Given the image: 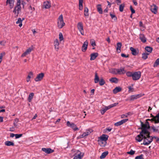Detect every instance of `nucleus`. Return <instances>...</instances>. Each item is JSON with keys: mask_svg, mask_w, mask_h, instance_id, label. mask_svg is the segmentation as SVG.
I'll use <instances>...</instances> for the list:
<instances>
[{"mask_svg": "<svg viewBox=\"0 0 159 159\" xmlns=\"http://www.w3.org/2000/svg\"><path fill=\"white\" fill-rule=\"evenodd\" d=\"M143 155H141L139 156L136 157L135 158V159H143Z\"/></svg>", "mask_w": 159, "mask_h": 159, "instance_id": "obj_56", "label": "nucleus"}, {"mask_svg": "<svg viewBox=\"0 0 159 159\" xmlns=\"http://www.w3.org/2000/svg\"><path fill=\"white\" fill-rule=\"evenodd\" d=\"M21 7L20 5L16 4V5L14 7L13 12L14 13L15 16L17 17L18 15L21 12Z\"/></svg>", "mask_w": 159, "mask_h": 159, "instance_id": "obj_5", "label": "nucleus"}, {"mask_svg": "<svg viewBox=\"0 0 159 159\" xmlns=\"http://www.w3.org/2000/svg\"><path fill=\"white\" fill-rule=\"evenodd\" d=\"M33 73L32 72H30L28 75V76L26 78V81L27 82H29L30 81V79L33 78Z\"/></svg>", "mask_w": 159, "mask_h": 159, "instance_id": "obj_24", "label": "nucleus"}, {"mask_svg": "<svg viewBox=\"0 0 159 159\" xmlns=\"http://www.w3.org/2000/svg\"><path fill=\"white\" fill-rule=\"evenodd\" d=\"M24 19V18L22 19V20H21L20 18H19L16 22V24L18 25L19 27H21L22 26V21Z\"/></svg>", "mask_w": 159, "mask_h": 159, "instance_id": "obj_27", "label": "nucleus"}, {"mask_svg": "<svg viewBox=\"0 0 159 159\" xmlns=\"http://www.w3.org/2000/svg\"><path fill=\"white\" fill-rule=\"evenodd\" d=\"M107 111V110H106L105 107L104 108H103L101 110V113L103 115L104 114V113L106 112V111Z\"/></svg>", "mask_w": 159, "mask_h": 159, "instance_id": "obj_52", "label": "nucleus"}, {"mask_svg": "<svg viewBox=\"0 0 159 159\" xmlns=\"http://www.w3.org/2000/svg\"><path fill=\"white\" fill-rule=\"evenodd\" d=\"M92 129H89L87 130L86 131L84 132L82 134L80 135L78 137V138H81L85 137L88 135L91 132H93Z\"/></svg>", "mask_w": 159, "mask_h": 159, "instance_id": "obj_11", "label": "nucleus"}, {"mask_svg": "<svg viewBox=\"0 0 159 159\" xmlns=\"http://www.w3.org/2000/svg\"><path fill=\"white\" fill-rule=\"evenodd\" d=\"M51 7L50 3L48 1H46L44 2L43 4V7L45 9H49Z\"/></svg>", "mask_w": 159, "mask_h": 159, "instance_id": "obj_18", "label": "nucleus"}, {"mask_svg": "<svg viewBox=\"0 0 159 159\" xmlns=\"http://www.w3.org/2000/svg\"><path fill=\"white\" fill-rule=\"evenodd\" d=\"M21 3L23 5V7H24V5L25 2L23 1V0H17L16 4L20 5Z\"/></svg>", "mask_w": 159, "mask_h": 159, "instance_id": "obj_43", "label": "nucleus"}, {"mask_svg": "<svg viewBox=\"0 0 159 159\" xmlns=\"http://www.w3.org/2000/svg\"><path fill=\"white\" fill-rule=\"evenodd\" d=\"M118 71L117 73L118 74H125L126 71L125 70L124 68L121 67L120 69H117Z\"/></svg>", "mask_w": 159, "mask_h": 159, "instance_id": "obj_21", "label": "nucleus"}, {"mask_svg": "<svg viewBox=\"0 0 159 159\" xmlns=\"http://www.w3.org/2000/svg\"><path fill=\"white\" fill-rule=\"evenodd\" d=\"M128 120V119H123L120 121H118L115 123L114 125L116 126H118L122 125L123 124L126 122Z\"/></svg>", "mask_w": 159, "mask_h": 159, "instance_id": "obj_16", "label": "nucleus"}, {"mask_svg": "<svg viewBox=\"0 0 159 159\" xmlns=\"http://www.w3.org/2000/svg\"><path fill=\"white\" fill-rule=\"evenodd\" d=\"M159 64V58L156 60L154 65V66H156Z\"/></svg>", "mask_w": 159, "mask_h": 159, "instance_id": "obj_55", "label": "nucleus"}, {"mask_svg": "<svg viewBox=\"0 0 159 159\" xmlns=\"http://www.w3.org/2000/svg\"><path fill=\"white\" fill-rule=\"evenodd\" d=\"M65 25L63 20V16L62 14L60 15L57 19V26L59 29H61L64 27Z\"/></svg>", "mask_w": 159, "mask_h": 159, "instance_id": "obj_3", "label": "nucleus"}, {"mask_svg": "<svg viewBox=\"0 0 159 159\" xmlns=\"http://www.w3.org/2000/svg\"><path fill=\"white\" fill-rule=\"evenodd\" d=\"M152 120L155 121V123H159V113H158Z\"/></svg>", "mask_w": 159, "mask_h": 159, "instance_id": "obj_34", "label": "nucleus"}, {"mask_svg": "<svg viewBox=\"0 0 159 159\" xmlns=\"http://www.w3.org/2000/svg\"><path fill=\"white\" fill-rule=\"evenodd\" d=\"M152 129L154 131L157 132L158 131V129H159V127H158L157 128H156L155 127H153Z\"/></svg>", "mask_w": 159, "mask_h": 159, "instance_id": "obj_60", "label": "nucleus"}, {"mask_svg": "<svg viewBox=\"0 0 159 159\" xmlns=\"http://www.w3.org/2000/svg\"><path fill=\"white\" fill-rule=\"evenodd\" d=\"M148 133V130L144 129L142 130L140 133V134L138 135L135 138L136 140L139 142H141L143 139L144 137H145L146 134Z\"/></svg>", "mask_w": 159, "mask_h": 159, "instance_id": "obj_4", "label": "nucleus"}, {"mask_svg": "<svg viewBox=\"0 0 159 159\" xmlns=\"http://www.w3.org/2000/svg\"><path fill=\"white\" fill-rule=\"evenodd\" d=\"M32 50V48L30 47L28 48L21 55V57H24L28 54H30Z\"/></svg>", "mask_w": 159, "mask_h": 159, "instance_id": "obj_14", "label": "nucleus"}, {"mask_svg": "<svg viewBox=\"0 0 159 159\" xmlns=\"http://www.w3.org/2000/svg\"><path fill=\"white\" fill-rule=\"evenodd\" d=\"M99 84L100 86L103 85L105 83V82L102 78L100 79V80L99 81Z\"/></svg>", "mask_w": 159, "mask_h": 159, "instance_id": "obj_45", "label": "nucleus"}, {"mask_svg": "<svg viewBox=\"0 0 159 159\" xmlns=\"http://www.w3.org/2000/svg\"><path fill=\"white\" fill-rule=\"evenodd\" d=\"M99 81V77L97 73H96L95 74V78L94 79V83H98Z\"/></svg>", "mask_w": 159, "mask_h": 159, "instance_id": "obj_33", "label": "nucleus"}, {"mask_svg": "<svg viewBox=\"0 0 159 159\" xmlns=\"http://www.w3.org/2000/svg\"><path fill=\"white\" fill-rule=\"evenodd\" d=\"M98 56L97 52L93 53L90 55V60L91 61L94 60Z\"/></svg>", "mask_w": 159, "mask_h": 159, "instance_id": "obj_23", "label": "nucleus"}, {"mask_svg": "<svg viewBox=\"0 0 159 159\" xmlns=\"http://www.w3.org/2000/svg\"><path fill=\"white\" fill-rule=\"evenodd\" d=\"M141 76V72L139 71L135 72L133 73L132 76V79L134 80H138Z\"/></svg>", "mask_w": 159, "mask_h": 159, "instance_id": "obj_7", "label": "nucleus"}, {"mask_svg": "<svg viewBox=\"0 0 159 159\" xmlns=\"http://www.w3.org/2000/svg\"><path fill=\"white\" fill-rule=\"evenodd\" d=\"M118 102L115 103L113 104H111L108 106L105 107L106 109V110H108L109 109L111 108L116 106L117 105H118Z\"/></svg>", "mask_w": 159, "mask_h": 159, "instance_id": "obj_25", "label": "nucleus"}, {"mask_svg": "<svg viewBox=\"0 0 159 159\" xmlns=\"http://www.w3.org/2000/svg\"><path fill=\"white\" fill-rule=\"evenodd\" d=\"M112 83H117L118 81V80L116 78H112L109 80Z\"/></svg>", "mask_w": 159, "mask_h": 159, "instance_id": "obj_44", "label": "nucleus"}, {"mask_svg": "<svg viewBox=\"0 0 159 159\" xmlns=\"http://www.w3.org/2000/svg\"><path fill=\"white\" fill-rule=\"evenodd\" d=\"M130 9L131 10L132 14H134L135 13V10L133 8L132 6H130Z\"/></svg>", "mask_w": 159, "mask_h": 159, "instance_id": "obj_61", "label": "nucleus"}, {"mask_svg": "<svg viewBox=\"0 0 159 159\" xmlns=\"http://www.w3.org/2000/svg\"><path fill=\"white\" fill-rule=\"evenodd\" d=\"M59 38L60 42L64 40V38L62 34L61 33H60L59 34Z\"/></svg>", "mask_w": 159, "mask_h": 159, "instance_id": "obj_48", "label": "nucleus"}, {"mask_svg": "<svg viewBox=\"0 0 159 159\" xmlns=\"http://www.w3.org/2000/svg\"><path fill=\"white\" fill-rule=\"evenodd\" d=\"M108 136L107 135L102 134L98 138V144L101 147L105 146L107 144V141Z\"/></svg>", "mask_w": 159, "mask_h": 159, "instance_id": "obj_2", "label": "nucleus"}, {"mask_svg": "<svg viewBox=\"0 0 159 159\" xmlns=\"http://www.w3.org/2000/svg\"><path fill=\"white\" fill-rule=\"evenodd\" d=\"M141 125L142 130L143 129L147 130V129L149 128V124L147 121L146 122V124H143L142 123Z\"/></svg>", "mask_w": 159, "mask_h": 159, "instance_id": "obj_20", "label": "nucleus"}, {"mask_svg": "<svg viewBox=\"0 0 159 159\" xmlns=\"http://www.w3.org/2000/svg\"><path fill=\"white\" fill-rule=\"evenodd\" d=\"M83 0H79V9L82 10L83 9Z\"/></svg>", "mask_w": 159, "mask_h": 159, "instance_id": "obj_35", "label": "nucleus"}, {"mask_svg": "<svg viewBox=\"0 0 159 159\" xmlns=\"http://www.w3.org/2000/svg\"><path fill=\"white\" fill-rule=\"evenodd\" d=\"M5 144L7 146H14V143L10 141H6L5 142Z\"/></svg>", "mask_w": 159, "mask_h": 159, "instance_id": "obj_40", "label": "nucleus"}, {"mask_svg": "<svg viewBox=\"0 0 159 159\" xmlns=\"http://www.w3.org/2000/svg\"><path fill=\"white\" fill-rule=\"evenodd\" d=\"M14 2V0H7L6 5H9L10 9H12L13 7Z\"/></svg>", "mask_w": 159, "mask_h": 159, "instance_id": "obj_13", "label": "nucleus"}, {"mask_svg": "<svg viewBox=\"0 0 159 159\" xmlns=\"http://www.w3.org/2000/svg\"><path fill=\"white\" fill-rule=\"evenodd\" d=\"M110 15L112 19H114V20H116L117 18L114 15L111 13L110 14Z\"/></svg>", "mask_w": 159, "mask_h": 159, "instance_id": "obj_57", "label": "nucleus"}, {"mask_svg": "<svg viewBox=\"0 0 159 159\" xmlns=\"http://www.w3.org/2000/svg\"><path fill=\"white\" fill-rule=\"evenodd\" d=\"M108 151H106L103 152L101 155L100 157V158L101 159H103L108 154Z\"/></svg>", "mask_w": 159, "mask_h": 159, "instance_id": "obj_39", "label": "nucleus"}, {"mask_svg": "<svg viewBox=\"0 0 159 159\" xmlns=\"http://www.w3.org/2000/svg\"><path fill=\"white\" fill-rule=\"evenodd\" d=\"M121 56L123 57H126V58L127 57H128V55H125V54H124V53L121 54Z\"/></svg>", "mask_w": 159, "mask_h": 159, "instance_id": "obj_62", "label": "nucleus"}, {"mask_svg": "<svg viewBox=\"0 0 159 159\" xmlns=\"http://www.w3.org/2000/svg\"><path fill=\"white\" fill-rule=\"evenodd\" d=\"M97 9L98 11L100 14L102 13V10L101 7V5L100 4H98L97 6Z\"/></svg>", "mask_w": 159, "mask_h": 159, "instance_id": "obj_30", "label": "nucleus"}, {"mask_svg": "<svg viewBox=\"0 0 159 159\" xmlns=\"http://www.w3.org/2000/svg\"><path fill=\"white\" fill-rule=\"evenodd\" d=\"M89 10L87 7H85L84 9V15L86 17H88L89 16L88 13Z\"/></svg>", "mask_w": 159, "mask_h": 159, "instance_id": "obj_31", "label": "nucleus"}, {"mask_svg": "<svg viewBox=\"0 0 159 159\" xmlns=\"http://www.w3.org/2000/svg\"><path fill=\"white\" fill-rule=\"evenodd\" d=\"M5 52H2L0 54V64L2 62L3 57L5 55Z\"/></svg>", "mask_w": 159, "mask_h": 159, "instance_id": "obj_50", "label": "nucleus"}, {"mask_svg": "<svg viewBox=\"0 0 159 159\" xmlns=\"http://www.w3.org/2000/svg\"><path fill=\"white\" fill-rule=\"evenodd\" d=\"M78 29L82 35H84V32L83 29V26L82 22H79L77 25Z\"/></svg>", "mask_w": 159, "mask_h": 159, "instance_id": "obj_9", "label": "nucleus"}, {"mask_svg": "<svg viewBox=\"0 0 159 159\" xmlns=\"http://www.w3.org/2000/svg\"><path fill=\"white\" fill-rule=\"evenodd\" d=\"M142 96V95L140 94L134 95L130 96L129 99L131 100H133L141 97Z\"/></svg>", "mask_w": 159, "mask_h": 159, "instance_id": "obj_17", "label": "nucleus"}, {"mask_svg": "<svg viewBox=\"0 0 159 159\" xmlns=\"http://www.w3.org/2000/svg\"><path fill=\"white\" fill-rule=\"evenodd\" d=\"M44 74L43 73H41L37 75L36 77L34 79L35 82H39L41 81L43 79Z\"/></svg>", "mask_w": 159, "mask_h": 159, "instance_id": "obj_8", "label": "nucleus"}, {"mask_svg": "<svg viewBox=\"0 0 159 159\" xmlns=\"http://www.w3.org/2000/svg\"><path fill=\"white\" fill-rule=\"evenodd\" d=\"M60 43L57 39H55L54 41V45L55 50L58 51L59 48Z\"/></svg>", "mask_w": 159, "mask_h": 159, "instance_id": "obj_12", "label": "nucleus"}, {"mask_svg": "<svg viewBox=\"0 0 159 159\" xmlns=\"http://www.w3.org/2000/svg\"><path fill=\"white\" fill-rule=\"evenodd\" d=\"M88 44V42L87 41L84 42L82 47V51L83 52H85L87 49Z\"/></svg>", "mask_w": 159, "mask_h": 159, "instance_id": "obj_19", "label": "nucleus"}, {"mask_svg": "<svg viewBox=\"0 0 159 159\" xmlns=\"http://www.w3.org/2000/svg\"><path fill=\"white\" fill-rule=\"evenodd\" d=\"M22 134H15V137L16 139H18L20 137H22Z\"/></svg>", "mask_w": 159, "mask_h": 159, "instance_id": "obj_54", "label": "nucleus"}, {"mask_svg": "<svg viewBox=\"0 0 159 159\" xmlns=\"http://www.w3.org/2000/svg\"><path fill=\"white\" fill-rule=\"evenodd\" d=\"M145 137H144L143 138V144L146 145L149 144L152 141L153 138L156 139L157 140H159V139L155 136L152 137V136H149V132L148 131V133L146 134Z\"/></svg>", "mask_w": 159, "mask_h": 159, "instance_id": "obj_1", "label": "nucleus"}, {"mask_svg": "<svg viewBox=\"0 0 159 159\" xmlns=\"http://www.w3.org/2000/svg\"><path fill=\"white\" fill-rule=\"evenodd\" d=\"M130 115V112H128L125 114L121 115V118H125L128 117Z\"/></svg>", "mask_w": 159, "mask_h": 159, "instance_id": "obj_46", "label": "nucleus"}, {"mask_svg": "<svg viewBox=\"0 0 159 159\" xmlns=\"http://www.w3.org/2000/svg\"><path fill=\"white\" fill-rule=\"evenodd\" d=\"M84 153L79 150L75 152V157L73 159H81L83 157Z\"/></svg>", "mask_w": 159, "mask_h": 159, "instance_id": "obj_6", "label": "nucleus"}, {"mask_svg": "<svg viewBox=\"0 0 159 159\" xmlns=\"http://www.w3.org/2000/svg\"><path fill=\"white\" fill-rule=\"evenodd\" d=\"M130 51H131L132 54L134 55H136L137 54V52L135 49L133 47H130Z\"/></svg>", "mask_w": 159, "mask_h": 159, "instance_id": "obj_36", "label": "nucleus"}, {"mask_svg": "<svg viewBox=\"0 0 159 159\" xmlns=\"http://www.w3.org/2000/svg\"><path fill=\"white\" fill-rule=\"evenodd\" d=\"M90 43L91 45L93 47L95 46L96 45L95 41L93 39H91L90 40Z\"/></svg>", "mask_w": 159, "mask_h": 159, "instance_id": "obj_49", "label": "nucleus"}, {"mask_svg": "<svg viewBox=\"0 0 159 159\" xmlns=\"http://www.w3.org/2000/svg\"><path fill=\"white\" fill-rule=\"evenodd\" d=\"M116 51L118 53L120 52V49L122 46V44L120 42H118L117 43Z\"/></svg>", "mask_w": 159, "mask_h": 159, "instance_id": "obj_26", "label": "nucleus"}, {"mask_svg": "<svg viewBox=\"0 0 159 159\" xmlns=\"http://www.w3.org/2000/svg\"><path fill=\"white\" fill-rule=\"evenodd\" d=\"M121 90V88L120 87H116L113 90V92L114 93L116 94L117 93L120 92Z\"/></svg>", "mask_w": 159, "mask_h": 159, "instance_id": "obj_32", "label": "nucleus"}, {"mask_svg": "<svg viewBox=\"0 0 159 159\" xmlns=\"http://www.w3.org/2000/svg\"><path fill=\"white\" fill-rule=\"evenodd\" d=\"M135 153V151L133 150H131L130 151L128 152L127 153L129 154H130L131 155H133Z\"/></svg>", "mask_w": 159, "mask_h": 159, "instance_id": "obj_59", "label": "nucleus"}, {"mask_svg": "<svg viewBox=\"0 0 159 159\" xmlns=\"http://www.w3.org/2000/svg\"><path fill=\"white\" fill-rule=\"evenodd\" d=\"M128 88L129 89V92H132L134 91V89L133 88H132L130 86H129Z\"/></svg>", "mask_w": 159, "mask_h": 159, "instance_id": "obj_53", "label": "nucleus"}, {"mask_svg": "<svg viewBox=\"0 0 159 159\" xmlns=\"http://www.w3.org/2000/svg\"><path fill=\"white\" fill-rule=\"evenodd\" d=\"M149 54V53L145 52L143 53L142 54V58L143 59L145 60L148 58V55Z\"/></svg>", "mask_w": 159, "mask_h": 159, "instance_id": "obj_41", "label": "nucleus"}, {"mask_svg": "<svg viewBox=\"0 0 159 159\" xmlns=\"http://www.w3.org/2000/svg\"><path fill=\"white\" fill-rule=\"evenodd\" d=\"M42 150L43 151L48 154L52 153L53 152V150L50 148H43L42 149Z\"/></svg>", "mask_w": 159, "mask_h": 159, "instance_id": "obj_22", "label": "nucleus"}, {"mask_svg": "<svg viewBox=\"0 0 159 159\" xmlns=\"http://www.w3.org/2000/svg\"><path fill=\"white\" fill-rule=\"evenodd\" d=\"M34 96V94L33 93H31L30 94L28 98V100L29 102H30L31 101Z\"/></svg>", "mask_w": 159, "mask_h": 159, "instance_id": "obj_38", "label": "nucleus"}, {"mask_svg": "<svg viewBox=\"0 0 159 159\" xmlns=\"http://www.w3.org/2000/svg\"><path fill=\"white\" fill-rule=\"evenodd\" d=\"M94 89H92L91 90V93L92 95H93L94 92Z\"/></svg>", "mask_w": 159, "mask_h": 159, "instance_id": "obj_64", "label": "nucleus"}, {"mask_svg": "<svg viewBox=\"0 0 159 159\" xmlns=\"http://www.w3.org/2000/svg\"><path fill=\"white\" fill-rule=\"evenodd\" d=\"M133 73L130 72L128 71L126 73V75L128 77H132L133 75Z\"/></svg>", "mask_w": 159, "mask_h": 159, "instance_id": "obj_51", "label": "nucleus"}, {"mask_svg": "<svg viewBox=\"0 0 159 159\" xmlns=\"http://www.w3.org/2000/svg\"><path fill=\"white\" fill-rule=\"evenodd\" d=\"M67 125L69 127L72 128L74 131H76L79 130V129L76 126V125L73 123H71L69 121H67L66 123Z\"/></svg>", "mask_w": 159, "mask_h": 159, "instance_id": "obj_10", "label": "nucleus"}, {"mask_svg": "<svg viewBox=\"0 0 159 159\" xmlns=\"http://www.w3.org/2000/svg\"><path fill=\"white\" fill-rule=\"evenodd\" d=\"M125 5L124 3H122L119 6V10L120 11L122 12L123 11L124 8L125 7Z\"/></svg>", "mask_w": 159, "mask_h": 159, "instance_id": "obj_47", "label": "nucleus"}, {"mask_svg": "<svg viewBox=\"0 0 159 159\" xmlns=\"http://www.w3.org/2000/svg\"><path fill=\"white\" fill-rule=\"evenodd\" d=\"M117 69H112L111 70H110L109 72L112 74H117Z\"/></svg>", "mask_w": 159, "mask_h": 159, "instance_id": "obj_37", "label": "nucleus"}, {"mask_svg": "<svg viewBox=\"0 0 159 159\" xmlns=\"http://www.w3.org/2000/svg\"><path fill=\"white\" fill-rule=\"evenodd\" d=\"M145 49L148 52V53L149 54L152 52V48L150 47H147L145 48Z\"/></svg>", "mask_w": 159, "mask_h": 159, "instance_id": "obj_42", "label": "nucleus"}, {"mask_svg": "<svg viewBox=\"0 0 159 159\" xmlns=\"http://www.w3.org/2000/svg\"><path fill=\"white\" fill-rule=\"evenodd\" d=\"M132 2L135 6H137V5L138 3L135 0L133 1Z\"/></svg>", "mask_w": 159, "mask_h": 159, "instance_id": "obj_63", "label": "nucleus"}, {"mask_svg": "<svg viewBox=\"0 0 159 159\" xmlns=\"http://www.w3.org/2000/svg\"><path fill=\"white\" fill-rule=\"evenodd\" d=\"M6 42L5 41L3 40L0 42V44L4 46L5 45Z\"/></svg>", "mask_w": 159, "mask_h": 159, "instance_id": "obj_58", "label": "nucleus"}, {"mask_svg": "<svg viewBox=\"0 0 159 159\" xmlns=\"http://www.w3.org/2000/svg\"><path fill=\"white\" fill-rule=\"evenodd\" d=\"M139 39L143 43H145L146 41V39L143 34H140Z\"/></svg>", "mask_w": 159, "mask_h": 159, "instance_id": "obj_29", "label": "nucleus"}, {"mask_svg": "<svg viewBox=\"0 0 159 159\" xmlns=\"http://www.w3.org/2000/svg\"><path fill=\"white\" fill-rule=\"evenodd\" d=\"M19 122V119L17 118H16L15 119L13 124L14 125V127L15 128H18L19 127V124H18V122Z\"/></svg>", "mask_w": 159, "mask_h": 159, "instance_id": "obj_28", "label": "nucleus"}, {"mask_svg": "<svg viewBox=\"0 0 159 159\" xmlns=\"http://www.w3.org/2000/svg\"><path fill=\"white\" fill-rule=\"evenodd\" d=\"M157 7L155 4H153L151 6L150 9L151 11L154 14L157 12Z\"/></svg>", "mask_w": 159, "mask_h": 159, "instance_id": "obj_15", "label": "nucleus"}]
</instances>
